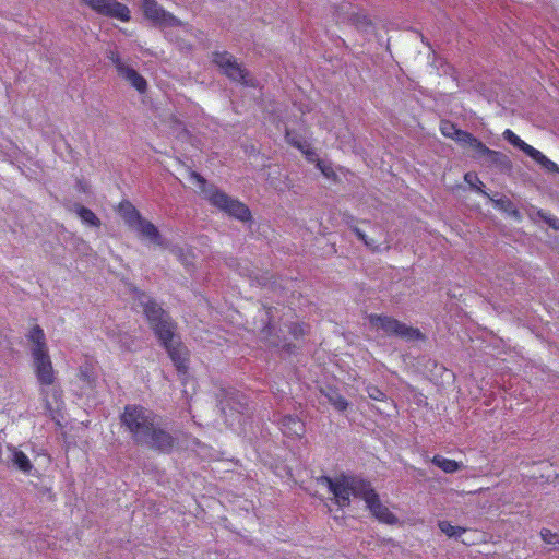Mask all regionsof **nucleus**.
Masks as SVG:
<instances>
[{
	"label": "nucleus",
	"mask_w": 559,
	"mask_h": 559,
	"mask_svg": "<svg viewBox=\"0 0 559 559\" xmlns=\"http://www.w3.org/2000/svg\"><path fill=\"white\" fill-rule=\"evenodd\" d=\"M181 49H191V46L185 41L178 44Z\"/></svg>",
	"instance_id": "c03bdc74"
},
{
	"label": "nucleus",
	"mask_w": 559,
	"mask_h": 559,
	"mask_svg": "<svg viewBox=\"0 0 559 559\" xmlns=\"http://www.w3.org/2000/svg\"><path fill=\"white\" fill-rule=\"evenodd\" d=\"M118 74L127 80L138 92L144 93L146 91V80L133 68L126 66Z\"/></svg>",
	"instance_id": "a211bd4d"
},
{
	"label": "nucleus",
	"mask_w": 559,
	"mask_h": 559,
	"mask_svg": "<svg viewBox=\"0 0 559 559\" xmlns=\"http://www.w3.org/2000/svg\"><path fill=\"white\" fill-rule=\"evenodd\" d=\"M118 212L129 228L133 229L143 218L141 213L129 201L119 204Z\"/></svg>",
	"instance_id": "f3484780"
},
{
	"label": "nucleus",
	"mask_w": 559,
	"mask_h": 559,
	"mask_svg": "<svg viewBox=\"0 0 559 559\" xmlns=\"http://www.w3.org/2000/svg\"><path fill=\"white\" fill-rule=\"evenodd\" d=\"M431 463L433 465L438 466L444 473H448V474H453V473L460 471L461 467L463 466L462 463L456 462V461L451 460V459H448V457H444V456L439 455V454L435 455L431 459Z\"/></svg>",
	"instance_id": "5701e85b"
},
{
	"label": "nucleus",
	"mask_w": 559,
	"mask_h": 559,
	"mask_svg": "<svg viewBox=\"0 0 559 559\" xmlns=\"http://www.w3.org/2000/svg\"><path fill=\"white\" fill-rule=\"evenodd\" d=\"M302 150H299L304 155L305 157L307 158L308 162H316L318 160L317 158V154L316 152L311 148L310 144L308 142H306L304 145H302Z\"/></svg>",
	"instance_id": "58836bf2"
},
{
	"label": "nucleus",
	"mask_w": 559,
	"mask_h": 559,
	"mask_svg": "<svg viewBox=\"0 0 559 559\" xmlns=\"http://www.w3.org/2000/svg\"><path fill=\"white\" fill-rule=\"evenodd\" d=\"M368 320L373 328L382 330L389 336L394 335L407 341L424 338L423 333L418 329L408 326L392 317L370 314Z\"/></svg>",
	"instance_id": "39448f33"
},
{
	"label": "nucleus",
	"mask_w": 559,
	"mask_h": 559,
	"mask_svg": "<svg viewBox=\"0 0 559 559\" xmlns=\"http://www.w3.org/2000/svg\"><path fill=\"white\" fill-rule=\"evenodd\" d=\"M73 210L84 224L92 227H99L102 225L100 219L92 210L80 204H74Z\"/></svg>",
	"instance_id": "4be33fe9"
},
{
	"label": "nucleus",
	"mask_w": 559,
	"mask_h": 559,
	"mask_svg": "<svg viewBox=\"0 0 559 559\" xmlns=\"http://www.w3.org/2000/svg\"><path fill=\"white\" fill-rule=\"evenodd\" d=\"M80 379L84 382H86V384L90 386V388H94L95 386V382H96V378L92 371V369L87 366H84V367H81L80 368Z\"/></svg>",
	"instance_id": "2f4dec72"
},
{
	"label": "nucleus",
	"mask_w": 559,
	"mask_h": 559,
	"mask_svg": "<svg viewBox=\"0 0 559 559\" xmlns=\"http://www.w3.org/2000/svg\"><path fill=\"white\" fill-rule=\"evenodd\" d=\"M502 135H503V139L506 141H508L511 145H513L514 147L521 150L522 152H524L530 157L533 154V152L535 151V148L533 146H531L527 143H525L522 139H520V136H518L510 129L504 130Z\"/></svg>",
	"instance_id": "b1692460"
},
{
	"label": "nucleus",
	"mask_w": 559,
	"mask_h": 559,
	"mask_svg": "<svg viewBox=\"0 0 559 559\" xmlns=\"http://www.w3.org/2000/svg\"><path fill=\"white\" fill-rule=\"evenodd\" d=\"M366 506L372 515L379 521L388 524L396 522V516L381 502L378 493L371 495V498L367 501Z\"/></svg>",
	"instance_id": "4468645a"
},
{
	"label": "nucleus",
	"mask_w": 559,
	"mask_h": 559,
	"mask_svg": "<svg viewBox=\"0 0 559 559\" xmlns=\"http://www.w3.org/2000/svg\"><path fill=\"white\" fill-rule=\"evenodd\" d=\"M353 233L357 236L359 240L365 242L368 239V236L358 227H353Z\"/></svg>",
	"instance_id": "79ce46f5"
},
{
	"label": "nucleus",
	"mask_w": 559,
	"mask_h": 559,
	"mask_svg": "<svg viewBox=\"0 0 559 559\" xmlns=\"http://www.w3.org/2000/svg\"><path fill=\"white\" fill-rule=\"evenodd\" d=\"M5 462L11 463L15 468L24 474H31L34 468L27 455L13 445H7Z\"/></svg>",
	"instance_id": "f8f14e48"
},
{
	"label": "nucleus",
	"mask_w": 559,
	"mask_h": 559,
	"mask_svg": "<svg viewBox=\"0 0 559 559\" xmlns=\"http://www.w3.org/2000/svg\"><path fill=\"white\" fill-rule=\"evenodd\" d=\"M364 243H365L366 247H368L372 251H377L378 250V245L376 243V241L373 239H369L368 238Z\"/></svg>",
	"instance_id": "37998d69"
},
{
	"label": "nucleus",
	"mask_w": 559,
	"mask_h": 559,
	"mask_svg": "<svg viewBox=\"0 0 559 559\" xmlns=\"http://www.w3.org/2000/svg\"><path fill=\"white\" fill-rule=\"evenodd\" d=\"M439 528L442 533L448 535L449 537L460 538L464 533H466V528L461 526H454L448 521H440Z\"/></svg>",
	"instance_id": "cd10ccee"
},
{
	"label": "nucleus",
	"mask_w": 559,
	"mask_h": 559,
	"mask_svg": "<svg viewBox=\"0 0 559 559\" xmlns=\"http://www.w3.org/2000/svg\"><path fill=\"white\" fill-rule=\"evenodd\" d=\"M85 5L90 7L92 10H94L96 13H100L103 3H105V0H80Z\"/></svg>",
	"instance_id": "a19ab883"
},
{
	"label": "nucleus",
	"mask_w": 559,
	"mask_h": 559,
	"mask_svg": "<svg viewBox=\"0 0 559 559\" xmlns=\"http://www.w3.org/2000/svg\"><path fill=\"white\" fill-rule=\"evenodd\" d=\"M542 538L547 544H557L559 543V535L552 533L550 530L543 528L540 532Z\"/></svg>",
	"instance_id": "4c0bfd02"
},
{
	"label": "nucleus",
	"mask_w": 559,
	"mask_h": 559,
	"mask_svg": "<svg viewBox=\"0 0 559 559\" xmlns=\"http://www.w3.org/2000/svg\"><path fill=\"white\" fill-rule=\"evenodd\" d=\"M285 140L297 150H302V145L307 142L301 135L289 128H285Z\"/></svg>",
	"instance_id": "c85d7f7f"
},
{
	"label": "nucleus",
	"mask_w": 559,
	"mask_h": 559,
	"mask_svg": "<svg viewBox=\"0 0 559 559\" xmlns=\"http://www.w3.org/2000/svg\"><path fill=\"white\" fill-rule=\"evenodd\" d=\"M120 421L135 444L164 454L173 452L176 438L160 426L158 416L152 409L128 404L120 415Z\"/></svg>",
	"instance_id": "f257e3e1"
},
{
	"label": "nucleus",
	"mask_w": 559,
	"mask_h": 559,
	"mask_svg": "<svg viewBox=\"0 0 559 559\" xmlns=\"http://www.w3.org/2000/svg\"><path fill=\"white\" fill-rule=\"evenodd\" d=\"M107 58L115 66L117 72L119 73L127 64L121 60L119 53L115 50H109L107 52Z\"/></svg>",
	"instance_id": "f704fd0d"
},
{
	"label": "nucleus",
	"mask_w": 559,
	"mask_h": 559,
	"mask_svg": "<svg viewBox=\"0 0 559 559\" xmlns=\"http://www.w3.org/2000/svg\"><path fill=\"white\" fill-rule=\"evenodd\" d=\"M261 337L265 340L269 345L274 347H282L287 353H292L295 348V345L292 343H287L284 337H281L277 332L275 331V328L271 324V321L266 323V325L261 330Z\"/></svg>",
	"instance_id": "dca6fc26"
},
{
	"label": "nucleus",
	"mask_w": 559,
	"mask_h": 559,
	"mask_svg": "<svg viewBox=\"0 0 559 559\" xmlns=\"http://www.w3.org/2000/svg\"><path fill=\"white\" fill-rule=\"evenodd\" d=\"M321 392L336 411L345 412L347 409L349 405L347 400L336 389L328 388Z\"/></svg>",
	"instance_id": "412c9836"
},
{
	"label": "nucleus",
	"mask_w": 559,
	"mask_h": 559,
	"mask_svg": "<svg viewBox=\"0 0 559 559\" xmlns=\"http://www.w3.org/2000/svg\"><path fill=\"white\" fill-rule=\"evenodd\" d=\"M190 179L199 185L201 192L211 205L241 222H248L251 219V212L246 204L226 194L214 185H207L206 179L200 174L190 171Z\"/></svg>",
	"instance_id": "7ed1b4c3"
},
{
	"label": "nucleus",
	"mask_w": 559,
	"mask_h": 559,
	"mask_svg": "<svg viewBox=\"0 0 559 559\" xmlns=\"http://www.w3.org/2000/svg\"><path fill=\"white\" fill-rule=\"evenodd\" d=\"M133 297L138 307H141L152 330L158 340H167L170 332L176 330V323L170 316L146 293L134 289Z\"/></svg>",
	"instance_id": "20e7f679"
},
{
	"label": "nucleus",
	"mask_w": 559,
	"mask_h": 559,
	"mask_svg": "<svg viewBox=\"0 0 559 559\" xmlns=\"http://www.w3.org/2000/svg\"><path fill=\"white\" fill-rule=\"evenodd\" d=\"M540 217L555 230H559V218L550 214L540 213Z\"/></svg>",
	"instance_id": "ea45409f"
},
{
	"label": "nucleus",
	"mask_w": 559,
	"mask_h": 559,
	"mask_svg": "<svg viewBox=\"0 0 559 559\" xmlns=\"http://www.w3.org/2000/svg\"><path fill=\"white\" fill-rule=\"evenodd\" d=\"M288 331L294 338L298 340L306 334V325L304 323L295 322L288 326Z\"/></svg>",
	"instance_id": "c9c22d12"
},
{
	"label": "nucleus",
	"mask_w": 559,
	"mask_h": 559,
	"mask_svg": "<svg viewBox=\"0 0 559 559\" xmlns=\"http://www.w3.org/2000/svg\"><path fill=\"white\" fill-rule=\"evenodd\" d=\"M159 342L167 350L177 370L179 372H186L188 369L186 348L176 340L175 331L170 332L167 340H159Z\"/></svg>",
	"instance_id": "9d476101"
},
{
	"label": "nucleus",
	"mask_w": 559,
	"mask_h": 559,
	"mask_svg": "<svg viewBox=\"0 0 559 559\" xmlns=\"http://www.w3.org/2000/svg\"><path fill=\"white\" fill-rule=\"evenodd\" d=\"M319 483L328 487L329 491L333 493L336 504L341 508L350 504V496L360 498L367 503L371 495H377L370 481L358 476H347L344 474L336 478L321 476Z\"/></svg>",
	"instance_id": "f03ea898"
},
{
	"label": "nucleus",
	"mask_w": 559,
	"mask_h": 559,
	"mask_svg": "<svg viewBox=\"0 0 559 559\" xmlns=\"http://www.w3.org/2000/svg\"><path fill=\"white\" fill-rule=\"evenodd\" d=\"M99 14L107 17L117 19L122 22H128L131 19L129 8L126 4L118 2L117 0H105Z\"/></svg>",
	"instance_id": "2eb2a0df"
},
{
	"label": "nucleus",
	"mask_w": 559,
	"mask_h": 559,
	"mask_svg": "<svg viewBox=\"0 0 559 559\" xmlns=\"http://www.w3.org/2000/svg\"><path fill=\"white\" fill-rule=\"evenodd\" d=\"M440 131L445 138L454 140L460 129L453 122L442 120L440 123Z\"/></svg>",
	"instance_id": "c756f323"
},
{
	"label": "nucleus",
	"mask_w": 559,
	"mask_h": 559,
	"mask_svg": "<svg viewBox=\"0 0 559 559\" xmlns=\"http://www.w3.org/2000/svg\"><path fill=\"white\" fill-rule=\"evenodd\" d=\"M142 9L144 15L160 27L180 26L185 33L192 35L194 29L190 24L182 23L170 12L166 11L155 0H143Z\"/></svg>",
	"instance_id": "423d86ee"
},
{
	"label": "nucleus",
	"mask_w": 559,
	"mask_h": 559,
	"mask_svg": "<svg viewBox=\"0 0 559 559\" xmlns=\"http://www.w3.org/2000/svg\"><path fill=\"white\" fill-rule=\"evenodd\" d=\"M26 337L33 344L31 348L32 355L36 349H39L40 352L48 350L44 330L39 325H34L27 333Z\"/></svg>",
	"instance_id": "6ab92c4d"
},
{
	"label": "nucleus",
	"mask_w": 559,
	"mask_h": 559,
	"mask_svg": "<svg viewBox=\"0 0 559 559\" xmlns=\"http://www.w3.org/2000/svg\"><path fill=\"white\" fill-rule=\"evenodd\" d=\"M221 405H222V412L225 413V406H224V402L221 401Z\"/></svg>",
	"instance_id": "49530a36"
},
{
	"label": "nucleus",
	"mask_w": 559,
	"mask_h": 559,
	"mask_svg": "<svg viewBox=\"0 0 559 559\" xmlns=\"http://www.w3.org/2000/svg\"><path fill=\"white\" fill-rule=\"evenodd\" d=\"M535 162H537L542 167L551 173H559V167L556 163L547 158L540 151L536 150L531 155Z\"/></svg>",
	"instance_id": "bb28decb"
},
{
	"label": "nucleus",
	"mask_w": 559,
	"mask_h": 559,
	"mask_svg": "<svg viewBox=\"0 0 559 559\" xmlns=\"http://www.w3.org/2000/svg\"><path fill=\"white\" fill-rule=\"evenodd\" d=\"M317 168L320 169L322 175L326 178H334L336 175L332 168L331 165H328L325 162L318 159L317 160Z\"/></svg>",
	"instance_id": "e433bc0d"
},
{
	"label": "nucleus",
	"mask_w": 559,
	"mask_h": 559,
	"mask_svg": "<svg viewBox=\"0 0 559 559\" xmlns=\"http://www.w3.org/2000/svg\"><path fill=\"white\" fill-rule=\"evenodd\" d=\"M226 405L230 411L243 414L248 409L247 397L237 391H229L225 394Z\"/></svg>",
	"instance_id": "aec40b11"
},
{
	"label": "nucleus",
	"mask_w": 559,
	"mask_h": 559,
	"mask_svg": "<svg viewBox=\"0 0 559 559\" xmlns=\"http://www.w3.org/2000/svg\"><path fill=\"white\" fill-rule=\"evenodd\" d=\"M34 371L38 382L41 385H51L55 381V371L48 350L40 352L36 349L32 355Z\"/></svg>",
	"instance_id": "1a4fd4ad"
},
{
	"label": "nucleus",
	"mask_w": 559,
	"mask_h": 559,
	"mask_svg": "<svg viewBox=\"0 0 559 559\" xmlns=\"http://www.w3.org/2000/svg\"><path fill=\"white\" fill-rule=\"evenodd\" d=\"M212 61L223 73L231 81L239 82L242 85L252 86L253 84L247 80L248 71L237 62L236 58L228 51H214Z\"/></svg>",
	"instance_id": "0eeeda50"
},
{
	"label": "nucleus",
	"mask_w": 559,
	"mask_h": 559,
	"mask_svg": "<svg viewBox=\"0 0 559 559\" xmlns=\"http://www.w3.org/2000/svg\"><path fill=\"white\" fill-rule=\"evenodd\" d=\"M78 186H79V189H80L81 191H83V192H85V191H86V190H85L84 185H83L81 181H79V182H78Z\"/></svg>",
	"instance_id": "a18cd8bd"
},
{
	"label": "nucleus",
	"mask_w": 559,
	"mask_h": 559,
	"mask_svg": "<svg viewBox=\"0 0 559 559\" xmlns=\"http://www.w3.org/2000/svg\"><path fill=\"white\" fill-rule=\"evenodd\" d=\"M170 251L178 258V260L182 264L189 265L191 263V261H190L191 255L189 252H186L183 248L175 246L171 248Z\"/></svg>",
	"instance_id": "72a5a7b5"
},
{
	"label": "nucleus",
	"mask_w": 559,
	"mask_h": 559,
	"mask_svg": "<svg viewBox=\"0 0 559 559\" xmlns=\"http://www.w3.org/2000/svg\"><path fill=\"white\" fill-rule=\"evenodd\" d=\"M502 135H503V139L506 141H508L511 145H513L514 147L521 150L522 152H524L530 157L533 154V152L535 151V148L533 146H531L527 143H525L522 139H520V136H518L510 129L504 130Z\"/></svg>",
	"instance_id": "393cba45"
},
{
	"label": "nucleus",
	"mask_w": 559,
	"mask_h": 559,
	"mask_svg": "<svg viewBox=\"0 0 559 559\" xmlns=\"http://www.w3.org/2000/svg\"><path fill=\"white\" fill-rule=\"evenodd\" d=\"M472 157L481 166L493 168L501 173L509 171L512 167L511 160L506 154L499 151L490 150L483 142L474 152Z\"/></svg>",
	"instance_id": "6e6552de"
},
{
	"label": "nucleus",
	"mask_w": 559,
	"mask_h": 559,
	"mask_svg": "<svg viewBox=\"0 0 559 559\" xmlns=\"http://www.w3.org/2000/svg\"><path fill=\"white\" fill-rule=\"evenodd\" d=\"M464 179L465 181L471 185V187H473L476 191H478L479 193H481L483 195H488L486 191H484L481 189V187L484 186L483 182L479 180V178L477 177V175L475 174H472V173H467L465 174L464 176Z\"/></svg>",
	"instance_id": "7c9ffc66"
},
{
	"label": "nucleus",
	"mask_w": 559,
	"mask_h": 559,
	"mask_svg": "<svg viewBox=\"0 0 559 559\" xmlns=\"http://www.w3.org/2000/svg\"><path fill=\"white\" fill-rule=\"evenodd\" d=\"M454 141L457 142L462 146H468L474 150V152L477 150V147L480 145L481 141L475 138L472 133L461 130L457 132L456 136L454 138Z\"/></svg>",
	"instance_id": "a878e982"
},
{
	"label": "nucleus",
	"mask_w": 559,
	"mask_h": 559,
	"mask_svg": "<svg viewBox=\"0 0 559 559\" xmlns=\"http://www.w3.org/2000/svg\"><path fill=\"white\" fill-rule=\"evenodd\" d=\"M367 395L374 401H385L386 394L376 385L368 384L366 386Z\"/></svg>",
	"instance_id": "473e14b6"
},
{
	"label": "nucleus",
	"mask_w": 559,
	"mask_h": 559,
	"mask_svg": "<svg viewBox=\"0 0 559 559\" xmlns=\"http://www.w3.org/2000/svg\"><path fill=\"white\" fill-rule=\"evenodd\" d=\"M282 432L287 437L301 438L306 432L304 421L297 415H284L278 420Z\"/></svg>",
	"instance_id": "9b49d317"
},
{
	"label": "nucleus",
	"mask_w": 559,
	"mask_h": 559,
	"mask_svg": "<svg viewBox=\"0 0 559 559\" xmlns=\"http://www.w3.org/2000/svg\"><path fill=\"white\" fill-rule=\"evenodd\" d=\"M133 230H135L142 238L148 240L150 242L159 247H166V241L159 233L158 228L150 221L142 218L141 222L133 228Z\"/></svg>",
	"instance_id": "ddd939ff"
}]
</instances>
